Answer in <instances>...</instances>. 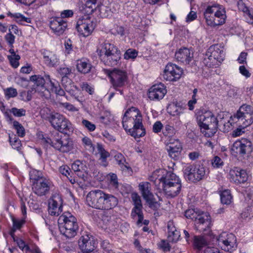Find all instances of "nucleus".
<instances>
[{
	"instance_id": "12",
	"label": "nucleus",
	"mask_w": 253,
	"mask_h": 253,
	"mask_svg": "<svg viewBox=\"0 0 253 253\" xmlns=\"http://www.w3.org/2000/svg\"><path fill=\"white\" fill-rule=\"evenodd\" d=\"M43 143L49 144L62 153H67L73 149V142L69 138H62L58 136L52 140L49 138H43Z\"/></svg>"
},
{
	"instance_id": "48",
	"label": "nucleus",
	"mask_w": 253,
	"mask_h": 253,
	"mask_svg": "<svg viewBox=\"0 0 253 253\" xmlns=\"http://www.w3.org/2000/svg\"><path fill=\"white\" fill-rule=\"evenodd\" d=\"M138 52L135 49L129 48L125 53L124 58L126 60L134 59L137 56Z\"/></svg>"
},
{
	"instance_id": "3",
	"label": "nucleus",
	"mask_w": 253,
	"mask_h": 253,
	"mask_svg": "<svg viewBox=\"0 0 253 253\" xmlns=\"http://www.w3.org/2000/svg\"><path fill=\"white\" fill-rule=\"evenodd\" d=\"M86 201L89 207L101 210L112 209L118 204L115 196L100 190L90 191L86 196Z\"/></svg>"
},
{
	"instance_id": "13",
	"label": "nucleus",
	"mask_w": 253,
	"mask_h": 253,
	"mask_svg": "<svg viewBox=\"0 0 253 253\" xmlns=\"http://www.w3.org/2000/svg\"><path fill=\"white\" fill-rule=\"evenodd\" d=\"M216 239L218 246L225 251L231 252L237 248L236 238L232 233L223 232Z\"/></svg>"
},
{
	"instance_id": "45",
	"label": "nucleus",
	"mask_w": 253,
	"mask_h": 253,
	"mask_svg": "<svg viewBox=\"0 0 253 253\" xmlns=\"http://www.w3.org/2000/svg\"><path fill=\"white\" fill-rule=\"evenodd\" d=\"M9 138L12 148L15 149L19 150L21 146V141L15 135L9 136Z\"/></svg>"
},
{
	"instance_id": "18",
	"label": "nucleus",
	"mask_w": 253,
	"mask_h": 253,
	"mask_svg": "<svg viewBox=\"0 0 253 253\" xmlns=\"http://www.w3.org/2000/svg\"><path fill=\"white\" fill-rule=\"evenodd\" d=\"M107 74L114 87H122L125 85L127 80V75L126 72L114 69L112 71H108Z\"/></svg>"
},
{
	"instance_id": "35",
	"label": "nucleus",
	"mask_w": 253,
	"mask_h": 253,
	"mask_svg": "<svg viewBox=\"0 0 253 253\" xmlns=\"http://www.w3.org/2000/svg\"><path fill=\"white\" fill-rule=\"evenodd\" d=\"M114 158L117 162V164L120 166V168L123 170H130V167L128 165L126 162L124 156L120 153H117Z\"/></svg>"
},
{
	"instance_id": "56",
	"label": "nucleus",
	"mask_w": 253,
	"mask_h": 253,
	"mask_svg": "<svg viewBox=\"0 0 253 253\" xmlns=\"http://www.w3.org/2000/svg\"><path fill=\"white\" fill-rule=\"evenodd\" d=\"M253 208L251 207H248L243 211L241 213V217L243 219H246L247 218H250L251 216H253Z\"/></svg>"
},
{
	"instance_id": "64",
	"label": "nucleus",
	"mask_w": 253,
	"mask_h": 253,
	"mask_svg": "<svg viewBox=\"0 0 253 253\" xmlns=\"http://www.w3.org/2000/svg\"><path fill=\"white\" fill-rule=\"evenodd\" d=\"M204 253H221L219 250L211 245L208 246L204 250Z\"/></svg>"
},
{
	"instance_id": "46",
	"label": "nucleus",
	"mask_w": 253,
	"mask_h": 253,
	"mask_svg": "<svg viewBox=\"0 0 253 253\" xmlns=\"http://www.w3.org/2000/svg\"><path fill=\"white\" fill-rule=\"evenodd\" d=\"M41 172L36 169H33L30 171L29 175L31 180L34 182H37L39 179H42L44 177L41 176Z\"/></svg>"
},
{
	"instance_id": "21",
	"label": "nucleus",
	"mask_w": 253,
	"mask_h": 253,
	"mask_svg": "<svg viewBox=\"0 0 253 253\" xmlns=\"http://www.w3.org/2000/svg\"><path fill=\"white\" fill-rule=\"evenodd\" d=\"M207 55L211 57L212 59L219 65L225 58V51L223 46L220 44H214L211 46L207 51Z\"/></svg>"
},
{
	"instance_id": "50",
	"label": "nucleus",
	"mask_w": 253,
	"mask_h": 253,
	"mask_svg": "<svg viewBox=\"0 0 253 253\" xmlns=\"http://www.w3.org/2000/svg\"><path fill=\"white\" fill-rule=\"evenodd\" d=\"M58 73L62 77V79L68 77L72 72L71 68L67 67H62L58 69Z\"/></svg>"
},
{
	"instance_id": "40",
	"label": "nucleus",
	"mask_w": 253,
	"mask_h": 253,
	"mask_svg": "<svg viewBox=\"0 0 253 253\" xmlns=\"http://www.w3.org/2000/svg\"><path fill=\"white\" fill-rule=\"evenodd\" d=\"M220 200L223 204L229 205L232 201L230 191L225 190L220 193Z\"/></svg>"
},
{
	"instance_id": "14",
	"label": "nucleus",
	"mask_w": 253,
	"mask_h": 253,
	"mask_svg": "<svg viewBox=\"0 0 253 253\" xmlns=\"http://www.w3.org/2000/svg\"><path fill=\"white\" fill-rule=\"evenodd\" d=\"M84 4L80 7V11L84 16L91 14L100 15V6L102 4V0H81Z\"/></svg>"
},
{
	"instance_id": "22",
	"label": "nucleus",
	"mask_w": 253,
	"mask_h": 253,
	"mask_svg": "<svg viewBox=\"0 0 253 253\" xmlns=\"http://www.w3.org/2000/svg\"><path fill=\"white\" fill-rule=\"evenodd\" d=\"M166 86L163 84H154L148 91V97L153 101H158L163 99L167 93Z\"/></svg>"
},
{
	"instance_id": "54",
	"label": "nucleus",
	"mask_w": 253,
	"mask_h": 253,
	"mask_svg": "<svg viewBox=\"0 0 253 253\" xmlns=\"http://www.w3.org/2000/svg\"><path fill=\"white\" fill-rule=\"evenodd\" d=\"M10 112L12 113L15 117H20L26 115V110L23 108L17 109L13 107L10 110Z\"/></svg>"
},
{
	"instance_id": "11",
	"label": "nucleus",
	"mask_w": 253,
	"mask_h": 253,
	"mask_svg": "<svg viewBox=\"0 0 253 253\" xmlns=\"http://www.w3.org/2000/svg\"><path fill=\"white\" fill-rule=\"evenodd\" d=\"M50 81H53L51 80L50 76L48 75H45L44 77L40 75H34L30 77V81L34 83L36 87L34 88L35 92L40 93L41 96L47 98L50 95L49 88L50 87Z\"/></svg>"
},
{
	"instance_id": "10",
	"label": "nucleus",
	"mask_w": 253,
	"mask_h": 253,
	"mask_svg": "<svg viewBox=\"0 0 253 253\" xmlns=\"http://www.w3.org/2000/svg\"><path fill=\"white\" fill-rule=\"evenodd\" d=\"M235 117L237 123L244 129L253 123V109L251 106L244 104L237 111Z\"/></svg>"
},
{
	"instance_id": "43",
	"label": "nucleus",
	"mask_w": 253,
	"mask_h": 253,
	"mask_svg": "<svg viewBox=\"0 0 253 253\" xmlns=\"http://www.w3.org/2000/svg\"><path fill=\"white\" fill-rule=\"evenodd\" d=\"M14 128L16 130V133L20 137H23L25 134V130L23 126L18 122L14 121L13 122Z\"/></svg>"
},
{
	"instance_id": "44",
	"label": "nucleus",
	"mask_w": 253,
	"mask_h": 253,
	"mask_svg": "<svg viewBox=\"0 0 253 253\" xmlns=\"http://www.w3.org/2000/svg\"><path fill=\"white\" fill-rule=\"evenodd\" d=\"M81 125L84 129L90 132L93 131L96 128L95 124L86 119H82Z\"/></svg>"
},
{
	"instance_id": "17",
	"label": "nucleus",
	"mask_w": 253,
	"mask_h": 253,
	"mask_svg": "<svg viewBox=\"0 0 253 253\" xmlns=\"http://www.w3.org/2000/svg\"><path fill=\"white\" fill-rule=\"evenodd\" d=\"M96 26V23L91 19V17L78 20L76 28L80 34L86 37L91 34Z\"/></svg>"
},
{
	"instance_id": "24",
	"label": "nucleus",
	"mask_w": 253,
	"mask_h": 253,
	"mask_svg": "<svg viewBox=\"0 0 253 253\" xmlns=\"http://www.w3.org/2000/svg\"><path fill=\"white\" fill-rule=\"evenodd\" d=\"M50 186V181L44 178L39 179L37 182H34L32 189L36 194L41 196L45 195L48 192Z\"/></svg>"
},
{
	"instance_id": "53",
	"label": "nucleus",
	"mask_w": 253,
	"mask_h": 253,
	"mask_svg": "<svg viewBox=\"0 0 253 253\" xmlns=\"http://www.w3.org/2000/svg\"><path fill=\"white\" fill-rule=\"evenodd\" d=\"M211 57H209L207 55V53H206V55L205 56V57L203 59V63L205 64V66L208 67H211L213 66H218V64L217 63H216L215 61H214L212 59Z\"/></svg>"
},
{
	"instance_id": "33",
	"label": "nucleus",
	"mask_w": 253,
	"mask_h": 253,
	"mask_svg": "<svg viewBox=\"0 0 253 253\" xmlns=\"http://www.w3.org/2000/svg\"><path fill=\"white\" fill-rule=\"evenodd\" d=\"M168 241L169 242L175 243L178 241L180 236L179 232L174 226L172 222H169L168 224Z\"/></svg>"
},
{
	"instance_id": "60",
	"label": "nucleus",
	"mask_w": 253,
	"mask_h": 253,
	"mask_svg": "<svg viewBox=\"0 0 253 253\" xmlns=\"http://www.w3.org/2000/svg\"><path fill=\"white\" fill-rule=\"evenodd\" d=\"M15 37L12 34L11 32L5 35L4 39L10 47H12L15 42Z\"/></svg>"
},
{
	"instance_id": "36",
	"label": "nucleus",
	"mask_w": 253,
	"mask_h": 253,
	"mask_svg": "<svg viewBox=\"0 0 253 253\" xmlns=\"http://www.w3.org/2000/svg\"><path fill=\"white\" fill-rule=\"evenodd\" d=\"M65 89L71 96L74 97L77 101L80 102L82 101L79 96L80 90L76 85L73 84H70L69 85H66L65 86Z\"/></svg>"
},
{
	"instance_id": "38",
	"label": "nucleus",
	"mask_w": 253,
	"mask_h": 253,
	"mask_svg": "<svg viewBox=\"0 0 253 253\" xmlns=\"http://www.w3.org/2000/svg\"><path fill=\"white\" fill-rule=\"evenodd\" d=\"M48 81L50 82V87L49 88V91L50 90L51 91L55 93L56 94L61 96L64 95V90L61 88L59 84L57 81L55 80H53V81H50L48 80Z\"/></svg>"
},
{
	"instance_id": "59",
	"label": "nucleus",
	"mask_w": 253,
	"mask_h": 253,
	"mask_svg": "<svg viewBox=\"0 0 253 253\" xmlns=\"http://www.w3.org/2000/svg\"><path fill=\"white\" fill-rule=\"evenodd\" d=\"M101 247L104 250L103 253H112V246L108 241H103L101 244Z\"/></svg>"
},
{
	"instance_id": "4",
	"label": "nucleus",
	"mask_w": 253,
	"mask_h": 253,
	"mask_svg": "<svg viewBox=\"0 0 253 253\" xmlns=\"http://www.w3.org/2000/svg\"><path fill=\"white\" fill-rule=\"evenodd\" d=\"M159 189H163L166 195L170 198L177 196L181 190V183L179 178L171 172H167L160 178Z\"/></svg>"
},
{
	"instance_id": "49",
	"label": "nucleus",
	"mask_w": 253,
	"mask_h": 253,
	"mask_svg": "<svg viewBox=\"0 0 253 253\" xmlns=\"http://www.w3.org/2000/svg\"><path fill=\"white\" fill-rule=\"evenodd\" d=\"M163 133L166 136H172L175 133V130L173 126L168 124L163 129Z\"/></svg>"
},
{
	"instance_id": "19",
	"label": "nucleus",
	"mask_w": 253,
	"mask_h": 253,
	"mask_svg": "<svg viewBox=\"0 0 253 253\" xmlns=\"http://www.w3.org/2000/svg\"><path fill=\"white\" fill-rule=\"evenodd\" d=\"M231 151L236 154L245 155L252 151V143L245 138L237 140L233 144Z\"/></svg>"
},
{
	"instance_id": "16",
	"label": "nucleus",
	"mask_w": 253,
	"mask_h": 253,
	"mask_svg": "<svg viewBox=\"0 0 253 253\" xmlns=\"http://www.w3.org/2000/svg\"><path fill=\"white\" fill-rule=\"evenodd\" d=\"M78 244L80 248L84 253L97 252L95 251L97 247V242L91 235H83L79 239Z\"/></svg>"
},
{
	"instance_id": "41",
	"label": "nucleus",
	"mask_w": 253,
	"mask_h": 253,
	"mask_svg": "<svg viewBox=\"0 0 253 253\" xmlns=\"http://www.w3.org/2000/svg\"><path fill=\"white\" fill-rule=\"evenodd\" d=\"M169 113L172 116L179 115L183 113L184 108L175 104L170 105L168 108Z\"/></svg>"
},
{
	"instance_id": "32",
	"label": "nucleus",
	"mask_w": 253,
	"mask_h": 253,
	"mask_svg": "<svg viewBox=\"0 0 253 253\" xmlns=\"http://www.w3.org/2000/svg\"><path fill=\"white\" fill-rule=\"evenodd\" d=\"M72 169L80 177L84 178L87 171V167L85 164L80 160L76 161L72 165Z\"/></svg>"
},
{
	"instance_id": "26",
	"label": "nucleus",
	"mask_w": 253,
	"mask_h": 253,
	"mask_svg": "<svg viewBox=\"0 0 253 253\" xmlns=\"http://www.w3.org/2000/svg\"><path fill=\"white\" fill-rule=\"evenodd\" d=\"M43 62L48 67H55L60 62L58 56L54 52L43 49L42 51Z\"/></svg>"
},
{
	"instance_id": "57",
	"label": "nucleus",
	"mask_w": 253,
	"mask_h": 253,
	"mask_svg": "<svg viewBox=\"0 0 253 253\" xmlns=\"http://www.w3.org/2000/svg\"><path fill=\"white\" fill-rule=\"evenodd\" d=\"M11 65L14 68H17L19 65V60L20 59V57L19 55H16L15 56H7Z\"/></svg>"
},
{
	"instance_id": "63",
	"label": "nucleus",
	"mask_w": 253,
	"mask_h": 253,
	"mask_svg": "<svg viewBox=\"0 0 253 253\" xmlns=\"http://www.w3.org/2000/svg\"><path fill=\"white\" fill-rule=\"evenodd\" d=\"M163 127V125L160 121H157L153 125V131L154 132L158 133L161 132Z\"/></svg>"
},
{
	"instance_id": "1",
	"label": "nucleus",
	"mask_w": 253,
	"mask_h": 253,
	"mask_svg": "<svg viewBox=\"0 0 253 253\" xmlns=\"http://www.w3.org/2000/svg\"><path fill=\"white\" fill-rule=\"evenodd\" d=\"M197 120L202 133L208 137L212 136L216 133L218 126H223L225 128L226 126L229 127L231 125L229 121L226 122L221 114L216 117L210 111L199 113Z\"/></svg>"
},
{
	"instance_id": "20",
	"label": "nucleus",
	"mask_w": 253,
	"mask_h": 253,
	"mask_svg": "<svg viewBox=\"0 0 253 253\" xmlns=\"http://www.w3.org/2000/svg\"><path fill=\"white\" fill-rule=\"evenodd\" d=\"M62 200L59 195L55 194L52 195L48 201L49 214L52 216H58L62 211Z\"/></svg>"
},
{
	"instance_id": "61",
	"label": "nucleus",
	"mask_w": 253,
	"mask_h": 253,
	"mask_svg": "<svg viewBox=\"0 0 253 253\" xmlns=\"http://www.w3.org/2000/svg\"><path fill=\"white\" fill-rule=\"evenodd\" d=\"M17 23L21 25H25V23H31L32 19L30 17H15Z\"/></svg>"
},
{
	"instance_id": "25",
	"label": "nucleus",
	"mask_w": 253,
	"mask_h": 253,
	"mask_svg": "<svg viewBox=\"0 0 253 253\" xmlns=\"http://www.w3.org/2000/svg\"><path fill=\"white\" fill-rule=\"evenodd\" d=\"M231 180L236 184L243 183L248 180V175L245 170L236 167L229 172Z\"/></svg>"
},
{
	"instance_id": "5",
	"label": "nucleus",
	"mask_w": 253,
	"mask_h": 253,
	"mask_svg": "<svg viewBox=\"0 0 253 253\" xmlns=\"http://www.w3.org/2000/svg\"><path fill=\"white\" fill-rule=\"evenodd\" d=\"M59 228L61 233L67 238L75 237L79 229L77 219L70 212L62 214L58 220Z\"/></svg>"
},
{
	"instance_id": "8",
	"label": "nucleus",
	"mask_w": 253,
	"mask_h": 253,
	"mask_svg": "<svg viewBox=\"0 0 253 253\" xmlns=\"http://www.w3.org/2000/svg\"><path fill=\"white\" fill-rule=\"evenodd\" d=\"M51 126L59 132L68 134L73 131L71 123L63 115L58 113L51 114L48 117Z\"/></svg>"
},
{
	"instance_id": "7",
	"label": "nucleus",
	"mask_w": 253,
	"mask_h": 253,
	"mask_svg": "<svg viewBox=\"0 0 253 253\" xmlns=\"http://www.w3.org/2000/svg\"><path fill=\"white\" fill-rule=\"evenodd\" d=\"M185 216L187 218L194 220L200 230L205 231L210 227V217L207 212L200 211L197 209H189L185 211Z\"/></svg>"
},
{
	"instance_id": "39",
	"label": "nucleus",
	"mask_w": 253,
	"mask_h": 253,
	"mask_svg": "<svg viewBox=\"0 0 253 253\" xmlns=\"http://www.w3.org/2000/svg\"><path fill=\"white\" fill-rule=\"evenodd\" d=\"M194 245L199 250H201L202 248L208 246L207 242L205 238L202 236H194ZM209 245H208L209 246Z\"/></svg>"
},
{
	"instance_id": "37",
	"label": "nucleus",
	"mask_w": 253,
	"mask_h": 253,
	"mask_svg": "<svg viewBox=\"0 0 253 253\" xmlns=\"http://www.w3.org/2000/svg\"><path fill=\"white\" fill-rule=\"evenodd\" d=\"M96 149L98 154L100 156V159L102 162V165L106 167L107 165L106 159L109 157L110 154L109 152L106 151L102 145L98 143L96 145Z\"/></svg>"
},
{
	"instance_id": "2",
	"label": "nucleus",
	"mask_w": 253,
	"mask_h": 253,
	"mask_svg": "<svg viewBox=\"0 0 253 253\" xmlns=\"http://www.w3.org/2000/svg\"><path fill=\"white\" fill-rule=\"evenodd\" d=\"M142 118L139 110L135 107H131L126 111L123 116V127L134 137L143 136L146 132L142 125Z\"/></svg>"
},
{
	"instance_id": "27",
	"label": "nucleus",
	"mask_w": 253,
	"mask_h": 253,
	"mask_svg": "<svg viewBox=\"0 0 253 253\" xmlns=\"http://www.w3.org/2000/svg\"><path fill=\"white\" fill-rule=\"evenodd\" d=\"M175 57L177 61L185 64H188L193 58V52L189 48H181L175 52Z\"/></svg>"
},
{
	"instance_id": "9",
	"label": "nucleus",
	"mask_w": 253,
	"mask_h": 253,
	"mask_svg": "<svg viewBox=\"0 0 253 253\" xmlns=\"http://www.w3.org/2000/svg\"><path fill=\"white\" fill-rule=\"evenodd\" d=\"M184 173L188 180L196 182L205 178L209 170L203 165H192L186 167Z\"/></svg>"
},
{
	"instance_id": "47",
	"label": "nucleus",
	"mask_w": 253,
	"mask_h": 253,
	"mask_svg": "<svg viewBox=\"0 0 253 253\" xmlns=\"http://www.w3.org/2000/svg\"><path fill=\"white\" fill-rule=\"evenodd\" d=\"M4 93L5 97L7 99L15 97L18 94L16 89L11 87L4 89Z\"/></svg>"
},
{
	"instance_id": "15",
	"label": "nucleus",
	"mask_w": 253,
	"mask_h": 253,
	"mask_svg": "<svg viewBox=\"0 0 253 253\" xmlns=\"http://www.w3.org/2000/svg\"><path fill=\"white\" fill-rule=\"evenodd\" d=\"M183 70L175 64L169 63L167 65L162 74L163 78L169 81H176L179 80Z\"/></svg>"
},
{
	"instance_id": "34",
	"label": "nucleus",
	"mask_w": 253,
	"mask_h": 253,
	"mask_svg": "<svg viewBox=\"0 0 253 253\" xmlns=\"http://www.w3.org/2000/svg\"><path fill=\"white\" fill-rule=\"evenodd\" d=\"M142 207H134L132 209L131 216L134 220H137V224L139 226L142 224L143 220V214L142 212Z\"/></svg>"
},
{
	"instance_id": "23",
	"label": "nucleus",
	"mask_w": 253,
	"mask_h": 253,
	"mask_svg": "<svg viewBox=\"0 0 253 253\" xmlns=\"http://www.w3.org/2000/svg\"><path fill=\"white\" fill-rule=\"evenodd\" d=\"M64 17H52L50 21V27L57 35H62L67 26Z\"/></svg>"
},
{
	"instance_id": "58",
	"label": "nucleus",
	"mask_w": 253,
	"mask_h": 253,
	"mask_svg": "<svg viewBox=\"0 0 253 253\" xmlns=\"http://www.w3.org/2000/svg\"><path fill=\"white\" fill-rule=\"evenodd\" d=\"M238 7L239 10L243 11L245 14H247L248 16H251L250 10L242 0H240L238 2Z\"/></svg>"
},
{
	"instance_id": "28",
	"label": "nucleus",
	"mask_w": 253,
	"mask_h": 253,
	"mask_svg": "<svg viewBox=\"0 0 253 253\" xmlns=\"http://www.w3.org/2000/svg\"><path fill=\"white\" fill-rule=\"evenodd\" d=\"M181 149V144L177 140H174L173 142L170 141L167 146L169 156L174 160L178 159Z\"/></svg>"
},
{
	"instance_id": "62",
	"label": "nucleus",
	"mask_w": 253,
	"mask_h": 253,
	"mask_svg": "<svg viewBox=\"0 0 253 253\" xmlns=\"http://www.w3.org/2000/svg\"><path fill=\"white\" fill-rule=\"evenodd\" d=\"M59 172L67 177L70 175V172H71L70 169L67 165H63L61 166L59 169Z\"/></svg>"
},
{
	"instance_id": "29",
	"label": "nucleus",
	"mask_w": 253,
	"mask_h": 253,
	"mask_svg": "<svg viewBox=\"0 0 253 253\" xmlns=\"http://www.w3.org/2000/svg\"><path fill=\"white\" fill-rule=\"evenodd\" d=\"M204 14L205 16L211 14H214V16H226V11L223 5L216 3L208 6Z\"/></svg>"
},
{
	"instance_id": "51",
	"label": "nucleus",
	"mask_w": 253,
	"mask_h": 253,
	"mask_svg": "<svg viewBox=\"0 0 253 253\" xmlns=\"http://www.w3.org/2000/svg\"><path fill=\"white\" fill-rule=\"evenodd\" d=\"M211 164L214 168H219L223 165V162L218 156H214L211 160Z\"/></svg>"
},
{
	"instance_id": "42",
	"label": "nucleus",
	"mask_w": 253,
	"mask_h": 253,
	"mask_svg": "<svg viewBox=\"0 0 253 253\" xmlns=\"http://www.w3.org/2000/svg\"><path fill=\"white\" fill-rule=\"evenodd\" d=\"M82 143L84 147L89 152H93L94 147L93 146L91 139L86 136H84L82 138Z\"/></svg>"
},
{
	"instance_id": "6",
	"label": "nucleus",
	"mask_w": 253,
	"mask_h": 253,
	"mask_svg": "<svg viewBox=\"0 0 253 253\" xmlns=\"http://www.w3.org/2000/svg\"><path fill=\"white\" fill-rule=\"evenodd\" d=\"M97 52L101 61L109 66L116 65L121 58L120 52L117 48L108 42L100 44L97 48Z\"/></svg>"
},
{
	"instance_id": "30",
	"label": "nucleus",
	"mask_w": 253,
	"mask_h": 253,
	"mask_svg": "<svg viewBox=\"0 0 253 253\" xmlns=\"http://www.w3.org/2000/svg\"><path fill=\"white\" fill-rule=\"evenodd\" d=\"M76 67L77 71L83 74L89 73L93 71L94 69L90 61L87 59L77 60Z\"/></svg>"
},
{
	"instance_id": "52",
	"label": "nucleus",
	"mask_w": 253,
	"mask_h": 253,
	"mask_svg": "<svg viewBox=\"0 0 253 253\" xmlns=\"http://www.w3.org/2000/svg\"><path fill=\"white\" fill-rule=\"evenodd\" d=\"M99 119L102 123L107 125L112 121L113 117L110 113H106L105 115L101 116Z\"/></svg>"
},
{
	"instance_id": "55",
	"label": "nucleus",
	"mask_w": 253,
	"mask_h": 253,
	"mask_svg": "<svg viewBox=\"0 0 253 253\" xmlns=\"http://www.w3.org/2000/svg\"><path fill=\"white\" fill-rule=\"evenodd\" d=\"M131 198L133 203L134 207H142L140 197L137 193H132Z\"/></svg>"
},
{
	"instance_id": "31",
	"label": "nucleus",
	"mask_w": 253,
	"mask_h": 253,
	"mask_svg": "<svg viewBox=\"0 0 253 253\" xmlns=\"http://www.w3.org/2000/svg\"><path fill=\"white\" fill-rule=\"evenodd\" d=\"M139 189L143 198L147 202H151L153 196L150 191L151 184L147 182H141L139 185Z\"/></svg>"
}]
</instances>
